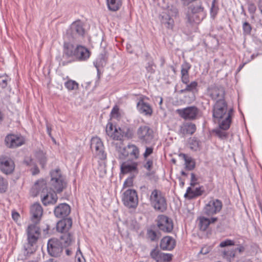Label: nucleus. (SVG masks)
Segmentation results:
<instances>
[{
  "instance_id": "nucleus-46",
  "label": "nucleus",
  "mask_w": 262,
  "mask_h": 262,
  "mask_svg": "<svg viewBox=\"0 0 262 262\" xmlns=\"http://www.w3.org/2000/svg\"><path fill=\"white\" fill-rule=\"evenodd\" d=\"M243 33L244 35H250L252 30V27L251 25L245 21L243 24Z\"/></svg>"
},
{
  "instance_id": "nucleus-28",
  "label": "nucleus",
  "mask_w": 262,
  "mask_h": 262,
  "mask_svg": "<svg viewBox=\"0 0 262 262\" xmlns=\"http://www.w3.org/2000/svg\"><path fill=\"white\" fill-rule=\"evenodd\" d=\"M204 191L203 186L196 188L194 190H192L190 187H189L187 189L186 193L185 194L184 197L191 200L201 195Z\"/></svg>"
},
{
  "instance_id": "nucleus-31",
  "label": "nucleus",
  "mask_w": 262,
  "mask_h": 262,
  "mask_svg": "<svg viewBox=\"0 0 262 262\" xmlns=\"http://www.w3.org/2000/svg\"><path fill=\"white\" fill-rule=\"evenodd\" d=\"M107 6L111 11L119 10L122 5V0H106Z\"/></svg>"
},
{
  "instance_id": "nucleus-62",
  "label": "nucleus",
  "mask_w": 262,
  "mask_h": 262,
  "mask_svg": "<svg viewBox=\"0 0 262 262\" xmlns=\"http://www.w3.org/2000/svg\"><path fill=\"white\" fill-rule=\"evenodd\" d=\"M192 142L193 143H190V144H192L193 146H191V148L192 149H194L195 150H196V148L198 147L199 146V143L196 140H194L193 139L192 140Z\"/></svg>"
},
{
  "instance_id": "nucleus-34",
  "label": "nucleus",
  "mask_w": 262,
  "mask_h": 262,
  "mask_svg": "<svg viewBox=\"0 0 262 262\" xmlns=\"http://www.w3.org/2000/svg\"><path fill=\"white\" fill-rule=\"evenodd\" d=\"M107 60V57L105 54H101L94 62V66L96 68H100L105 66Z\"/></svg>"
},
{
  "instance_id": "nucleus-54",
  "label": "nucleus",
  "mask_w": 262,
  "mask_h": 262,
  "mask_svg": "<svg viewBox=\"0 0 262 262\" xmlns=\"http://www.w3.org/2000/svg\"><path fill=\"white\" fill-rule=\"evenodd\" d=\"M148 179H150L151 181L156 183L158 180V177L155 174V172L152 171L150 172V171H148Z\"/></svg>"
},
{
  "instance_id": "nucleus-48",
  "label": "nucleus",
  "mask_w": 262,
  "mask_h": 262,
  "mask_svg": "<svg viewBox=\"0 0 262 262\" xmlns=\"http://www.w3.org/2000/svg\"><path fill=\"white\" fill-rule=\"evenodd\" d=\"M105 131H106L107 135L108 136L111 137L112 136V135L113 134L114 131L113 125L112 123L108 122L107 123V124L106 125V126Z\"/></svg>"
},
{
  "instance_id": "nucleus-4",
  "label": "nucleus",
  "mask_w": 262,
  "mask_h": 262,
  "mask_svg": "<svg viewBox=\"0 0 262 262\" xmlns=\"http://www.w3.org/2000/svg\"><path fill=\"white\" fill-rule=\"evenodd\" d=\"M51 175L52 186L58 193L61 192L66 187L67 183L60 170L56 169L52 171Z\"/></svg>"
},
{
  "instance_id": "nucleus-9",
  "label": "nucleus",
  "mask_w": 262,
  "mask_h": 262,
  "mask_svg": "<svg viewBox=\"0 0 262 262\" xmlns=\"http://www.w3.org/2000/svg\"><path fill=\"white\" fill-rule=\"evenodd\" d=\"M176 112L185 120H194L198 118L200 110L195 106H190L182 109H178Z\"/></svg>"
},
{
  "instance_id": "nucleus-44",
  "label": "nucleus",
  "mask_w": 262,
  "mask_h": 262,
  "mask_svg": "<svg viewBox=\"0 0 262 262\" xmlns=\"http://www.w3.org/2000/svg\"><path fill=\"white\" fill-rule=\"evenodd\" d=\"M191 68V66L188 62H184L181 66V76H187L189 75L188 71Z\"/></svg>"
},
{
  "instance_id": "nucleus-60",
  "label": "nucleus",
  "mask_w": 262,
  "mask_h": 262,
  "mask_svg": "<svg viewBox=\"0 0 262 262\" xmlns=\"http://www.w3.org/2000/svg\"><path fill=\"white\" fill-rule=\"evenodd\" d=\"M24 163L27 166H31L33 165V161L31 159H27L24 161Z\"/></svg>"
},
{
  "instance_id": "nucleus-12",
  "label": "nucleus",
  "mask_w": 262,
  "mask_h": 262,
  "mask_svg": "<svg viewBox=\"0 0 262 262\" xmlns=\"http://www.w3.org/2000/svg\"><path fill=\"white\" fill-rule=\"evenodd\" d=\"M47 250L51 256H60L63 250L61 243L56 238L50 239L48 243Z\"/></svg>"
},
{
  "instance_id": "nucleus-13",
  "label": "nucleus",
  "mask_w": 262,
  "mask_h": 262,
  "mask_svg": "<svg viewBox=\"0 0 262 262\" xmlns=\"http://www.w3.org/2000/svg\"><path fill=\"white\" fill-rule=\"evenodd\" d=\"M5 141L7 147L14 148L23 145L25 140L20 135L11 134L6 137Z\"/></svg>"
},
{
  "instance_id": "nucleus-25",
  "label": "nucleus",
  "mask_w": 262,
  "mask_h": 262,
  "mask_svg": "<svg viewBox=\"0 0 262 262\" xmlns=\"http://www.w3.org/2000/svg\"><path fill=\"white\" fill-rule=\"evenodd\" d=\"M199 221V226L201 231H206L209 226L211 224H214L218 221V218L216 217H211L207 218L204 216H200L198 219Z\"/></svg>"
},
{
  "instance_id": "nucleus-15",
  "label": "nucleus",
  "mask_w": 262,
  "mask_h": 262,
  "mask_svg": "<svg viewBox=\"0 0 262 262\" xmlns=\"http://www.w3.org/2000/svg\"><path fill=\"white\" fill-rule=\"evenodd\" d=\"M157 225L160 230L165 232H170L173 229L172 220L163 214L158 215Z\"/></svg>"
},
{
  "instance_id": "nucleus-27",
  "label": "nucleus",
  "mask_w": 262,
  "mask_h": 262,
  "mask_svg": "<svg viewBox=\"0 0 262 262\" xmlns=\"http://www.w3.org/2000/svg\"><path fill=\"white\" fill-rule=\"evenodd\" d=\"M175 246V241L170 236L163 237L160 243V247L163 250H171Z\"/></svg>"
},
{
  "instance_id": "nucleus-59",
  "label": "nucleus",
  "mask_w": 262,
  "mask_h": 262,
  "mask_svg": "<svg viewBox=\"0 0 262 262\" xmlns=\"http://www.w3.org/2000/svg\"><path fill=\"white\" fill-rule=\"evenodd\" d=\"M20 215L19 213L16 211H13L12 212V217L16 222H17L19 219Z\"/></svg>"
},
{
  "instance_id": "nucleus-51",
  "label": "nucleus",
  "mask_w": 262,
  "mask_h": 262,
  "mask_svg": "<svg viewBox=\"0 0 262 262\" xmlns=\"http://www.w3.org/2000/svg\"><path fill=\"white\" fill-rule=\"evenodd\" d=\"M236 252L235 250H229L227 251H224V254L225 256L227 257V258L231 259V258H234L235 256Z\"/></svg>"
},
{
  "instance_id": "nucleus-6",
  "label": "nucleus",
  "mask_w": 262,
  "mask_h": 262,
  "mask_svg": "<svg viewBox=\"0 0 262 262\" xmlns=\"http://www.w3.org/2000/svg\"><path fill=\"white\" fill-rule=\"evenodd\" d=\"M85 33L82 23L78 20L73 22L67 31V35L69 39L76 40L79 37H83Z\"/></svg>"
},
{
  "instance_id": "nucleus-5",
  "label": "nucleus",
  "mask_w": 262,
  "mask_h": 262,
  "mask_svg": "<svg viewBox=\"0 0 262 262\" xmlns=\"http://www.w3.org/2000/svg\"><path fill=\"white\" fill-rule=\"evenodd\" d=\"M122 201L124 206L128 208H136L138 203L137 192L134 189H127L122 194Z\"/></svg>"
},
{
  "instance_id": "nucleus-21",
  "label": "nucleus",
  "mask_w": 262,
  "mask_h": 262,
  "mask_svg": "<svg viewBox=\"0 0 262 262\" xmlns=\"http://www.w3.org/2000/svg\"><path fill=\"white\" fill-rule=\"evenodd\" d=\"M90 56V52L85 47L78 45L76 46L75 55L73 60L84 61L87 60Z\"/></svg>"
},
{
  "instance_id": "nucleus-17",
  "label": "nucleus",
  "mask_w": 262,
  "mask_h": 262,
  "mask_svg": "<svg viewBox=\"0 0 262 262\" xmlns=\"http://www.w3.org/2000/svg\"><path fill=\"white\" fill-rule=\"evenodd\" d=\"M138 163L132 161H126L122 163L120 165L121 173L123 174L129 173H138Z\"/></svg>"
},
{
  "instance_id": "nucleus-37",
  "label": "nucleus",
  "mask_w": 262,
  "mask_h": 262,
  "mask_svg": "<svg viewBox=\"0 0 262 262\" xmlns=\"http://www.w3.org/2000/svg\"><path fill=\"white\" fill-rule=\"evenodd\" d=\"M137 134L139 139L143 141H146V136L147 135V127L146 125L140 126L137 132Z\"/></svg>"
},
{
  "instance_id": "nucleus-38",
  "label": "nucleus",
  "mask_w": 262,
  "mask_h": 262,
  "mask_svg": "<svg viewBox=\"0 0 262 262\" xmlns=\"http://www.w3.org/2000/svg\"><path fill=\"white\" fill-rule=\"evenodd\" d=\"M128 149V146L126 147L119 146L117 147V150L118 152V157L120 159H124L129 156V151Z\"/></svg>"
},
{
  "instance_id": "nucleus-63",
  "label": "nucleus",
  "mask_w": 262,
  "mask_h": 262,
  "mask_svg": "<svg viewBox=\"0 0 262 262\" xmlns=\"http://www.w3.org/2000/svg\"><path fill=\"white\" fill-rule=\"evenodd\" d=\"M235 251L236 253L238 252L239 253H242L245 251V248L242 246H240L238 247L235 248Z\"/></svg>"
},
{
  "instance_id": "nucleus-36",
  "label": "nucleus",
  "mask_w": 262,
  "mask_h": 262,
  "mask_svg": "<svg viewBox=\"0 0 262 262\" xmlns=\"http://www.w3.org/2000/svg\"><path fill=\"white\" fill-rule=\"evenodd\" d=\"M61 243L64 244L65 247L70 245L73 241V235L69 232H67L62 233V235L60 236Z\"/></svg>"
},
{
  "instance_id": "nucleus-16",
  "label": "nucleus",
  "mask_w": 262,
  "mask_h": 262,
  "mask_svg": "<svg viewBox=\"0 0 262 262\" xmlns=\"http://www.w3.org/2000/svg\"><path fill=\"white\" fill-rule=\"evenodd\" d=\"M15 168L14 161L10 158L3 157L0 158V169L6 174L13 172Z\"/></svg>"
},
{
  "instance_id": "nucleus-56",
  "label": "nucleus",
  "mask_w": 262,
  "mask_h": 262,
  "mask_svg": "<svg viewBox=\"0 0 262 262\" xmlns=\"http://www.w3.org/2000/svg\"><path fill=\"white\" fill-rule=\"evenodd\" d=\"M156 68V66L152 62L148 63V72L154 73Z\"/></svg>"
},
{
  "instance_id": "nucleus-33",
  "label": "nucleus",
  "mask_w": 262,
  "mask_h": 262,
  "mask_svg": "<svg viewBox=\"0 0 262 262\" xmlns=\"http://www.w3.org/2000/svg\"><path fill=\"white\" fill-rule=\"evenodd\" d=\"M196 130V126L192 123H187L181 127L180 132L183 135L193 134Z\"/></svg>"
},
{
  "instance_id": "nucleus-20",
  "label": "nucleus",
  "mask_w": 262,
  "mask_h": 262,
  "mask_svg": "<svg viewBox=\"0 0 262 262\" xmlns=\"http://www.w3.org/2000/svg\"><path fill=\"white\" fill-rule=\"evenodd\" d=\"M150 256L157 262H169L171 260L173 256L171 254H165L157 249L152 250L150 252Z\"/></svg>"
},
{
  "instance_id": "nucleus-41",
  "label": "nucleus",
  "mask_w": 262,
  "mask_h": 262,
  "mask_svg": "<svg viewBox=\"0 0 262 262\" xmlns=\"http://www.w3.org/2000/svg\"><path fill=\"white\" fill-rule=\"evenodd\" d=\"M129 155L133 156L135 159H137L139 155V150L138 147L133 144L128 145Z\"/></svg>"
},
{
  "instance_id": "nucleus-45",
  "label": "nucleus",
  "mask_w": 262,
  "mask_h": 262,
  "mask_svg": "<svg viewBox=\"0 0 262 262\" xmlns=\"http://www.w3.org/2000/svg\"><path fill=\"white\" fill-rule=\"evenodd\" d=\"M36 156L39 161L40 164L43 167L47 162V158L45 154L42 151H39L37 153Z\"/></svg>"
},
{
  "instance_id": "nucleus-14",
  "label": "nucleus",
  "mask_w": 262,
  "mask_h": 262,
  "mask_svg": "<svg viewBox=\"0 0 262 262\" xmlns=\"http://www.w3.org/2000/svg\"><path fill=\"white\" fill-rule=\"evenodd\" d=\"M40 232L39 228L36 224H31L28 227L27 229V238L28 245L33 246L35 244L39 236Z\"/></svg>"
},
{
  "instance_id": "nucleus-8",
  "label": "nucleus",
  "mask_w": 262,
  "mask_h": 262,
  "mask_svg": "<svg viewBox=\"0 0 262 262\" xmlns=\"http://www.w3.org/2000/svg\"><path fill=\"white\" fill-rule=\"evenodd\" d=\"M228 104L226 100L216 101L213 106L212 117L214 119H223L228 113Z\"/></svg>"
},
{
  "instance_id": "nucleus-43",
  "label": "nucleus",
  "mask_w": 262,
  "mask_h": 262,
  "mask_svg": "<svg viewBox=\"0 0 262 262\" xmlns=\"http://www.w3.org/2000/svg\"><path fill=\"white\" fill-rule=\"evenodd\" d=\"M8 183L7 181L2 176H0V193L5 192L8 188Z\"/></svg>"
},
{
  "instance_id": "nucleus-2",
  "label": "nucleus",
  "mask_w": 262,
  "mask_h": 262,
  "mask_svg": "<svg viewBox=\"0 0 262 262\" xmlns=\"http://www.w3.org/2000/svg\"><path fill=\"white\" fill-rule=\"evenodd\" d=\"M150 202L155 211L164 213L167 209V200L161 190L155 189L151 192Z\"/></svg>"
},
{
  "instance_id": "nucleus-30",
  "label": "nucleus",
  "mask_w": 262,
  "mask_h": 262,
  "mask_svg": "<svg viewBox=\"0 0 262 262\" xmlns=\"http://www.w3.org/2000/svg\"><path fill=\"white\" fill-rule=\"evenodd\" d=\"M179 156L182 158L184 160L185 168L186 170H192L195 168V162L191 157L187 156L186 154L183 153H180Z\"/></svg>"
},
{
  "instance_id": "nucleus-11",
  "label": "nucleus",
  "mask_w": 262,
  "mask_h": 262,
  "mask_svg": "<svg viewBox=\"0 0 262 262\" xmlns=\"http://www.w3.org/2000/svg\"><path fill=\"white\" fill-rule=\"evenodd\" d=\"M91 148L98 159L100 160L106 159V155L104 152L103 144L100 138L97 137L92 138Z\"/></svg>"
},
{
  "instance_id": "nucleus-22",
  "label": "nucleus",
  "mask_w": 262,
  "mask_h": 262,
  "mask_svg": "<svg viewBox=\"0 0 262 262\" xmlns=\"http://www.w3.org/2000/svg\"><path fill=\"white\" fill-rule=\"evenodd\" d=\"M70 211L71 208L70 206L66 203H62L55 207L54 214L57 217L63 218L68 216Z\"/></svg>"
},
{
  "instance_id": "nucleus-57",
  "label": "nucleus",
  "mask_w": 262,
  "mask_h": 262,
  "mask_svg": "<svg viewBox=\"0 0 262 262\" xmlns=\"http://www.w3.org/2000/svg\"><path fill=\"white\" fill-rule=\"evenodd\" d=\"M181 81L183 83L187 84L189 82V75H187V76H181Z\"/></svg>"
},
{
  "instance_id": "nucleus-55",
  "label": "nucleus",
  "mask_w": 262,
  "mask_h": 262,
  "mask_svg": "<svg viewBox=\"0 0 262 262\" xmlns=\"http://www.w3.org/2000/svg\"><path fill=\"white\" fill-rule=\"evenodd\" d=\"M197 181L198 178L195 177V174L194 173H191L190 186L194 187L198 184Z\"/></svg>"
},
{
  "instance_id": "nucleus-32",
  "label": "nucleus",
  "mask_w": 262,
  "mask_h": 262,
  "mask_svg": "<svg viewBox=\"0 0 262 262\" xmlns=\"http://www.w3.org/2000/svg\"><path fill=\"white\" fill-rule=\"evenodd\" d=\"M198 83L195 81H193L190 83H188L187 84H186L185 88L181 90L179 92L181 94L185 93L187 92H192L193 93V99H194V93L198 92Z\"/></svg>"
},
{
  "instance_id": "nucleus-39",
  "label": "nucleus",
  "mask_w": 262,
  "mask_h": 262,
  "mask_svg": "<svg viewBox=\"0 0 262 262\" xmlns=\"http://www.w3.org/2000/svg\"><path fill=\"white\" fill-rule=\"evenodd\" d=\"M137 108L141 113L147 114V104L144 102V98L140 99L137 103Z\"/></svg>"
},
{
  "instance_id": "nucleus-53",
  "label": "nucleus",
  "mask_w": 262,
  "mask_h": 262,
  "mask_svg": "<svg viewBox=\"0 0 262 262\" xmlns=\"http://www.w3.org/2000/svg\"><path fill=\"white\" fill-rule=\"evenodd\" d=\"M7 85V77L4 76H0V86L2 88H5Z\"/></svg>"
},
{
  "instance_id": "nucleus-23",
  "label": "nucleus",
  "mask_w": 262,
  "mask_h": 262,
  "mask_svg": "<svg viewBox=\"0 0 262 262\" xmlns=\"http://www.w3.org/2000/svg\"><path fill=\"white\" fill-rule=\"evenodd\" d=\"M76 51V47L70 42H64L63 46V57L74 59Z\"/></svg>"
},
{
  "instance_id": "nucleus-3",
  "label": "nucleus",
  "mask_w": 262,
  "mask_h": 262,
  "mask_svg": "<svg viewBox=\"0 0 262 262\" xmlns=\"http://www.w3.org/2000/svg\"><path fill=\"white\" fill-rule=\"evenodd\" d=\"M205 16V12L201 4H192L188 7L186 17L190 24H199Z\"/></svg>"
},
{
  "instance_id": "nucleus-24",
  "label": "nucleus",
  "mask_w": 262,
  "mask_h": 262,
  "mask_svg": "<svg viewBox=\"0 0 262 262\" xmlns=\"http://www.w3.org/2000/svg\"><path fill=\"white\" fill-rule=\"evenodd\" d=\"M233 108H229L227 116L223 119H217L219 120V126L223 130H227L229 128L232 120V115L233 114Z\"/></svg>"
},
{
  "instance_id": "nucleus-10",
  "label": "nucleus",
  "mask_w": 262,
  "mask_h": 262,
  "mask_svg": "<svg viewBox=\"0 0 262 262\" xmlns=\"http://www.w3.org/2000/svg\"><path fill=\"white\" fill-rule=\"evenodd\" d=\"M222 207L223 203L221 200L212 199L205 206L204 212L207 216H212L220 212Z\"/></svg>"
},
{
  "instance_id": "nucleus-35",
  "label": "nucleus",
  "mask_w": 262,
  "mask_h": 262,
  "mask_svg": "<svg viewBox=\"0 0 262 262\" xmlns=\"http://www.w3.org/2000/svg\"><path fill=\"white\" fill-rule=\"evenodd\" d=\"M161 236V233L158 230H148V239L150 241L157 243Z\"/></svg>"
},
{
  "instance_id": "nucleus-19",
  "label": "nucleus",
  "mask_w": 262,
  "mask_h": 262,
  "mask_svg": "<svg viewBox=\"0 0 262 262\" xmlns=\"http://www.w3.org/2000/svg\"><path fill=\"white\" fill-rule=\"evenodd\" d=\"M123 137L127 138H130L132 137V133L129 128H121L120 127H115L113 134L110 137L113 140L121 141Z\"/></svg>"
},
{
  "instance_id": "nucleus-58",
  "label": "nucleus",
  "mask_w": 262,
  "mask_h": 262,
  "mask_svg": "<svg viewBox=\"0 0 262 262\" xmlns=\"http://www.w3.org/2000/svg\"><path fill=\"white\" fill-rule=\"evenodd\" d=\"M32 175H36L39 173V169L36 165H34L33 168L31 169Z\"/></svg>"
},
{
  "instance_id": "nucleus-47",
  "label": "nucleus",
  "mask_w": 262,
  "mask_h": 262,
  "mask_svg": "<svg viewBox=\"0 0 262 262\" xmlns=\"http://www.w3.org/2000/svg\"><path fill=\"white\" fill-rule=\"evenodd\" d=\"M134 177H128L124 182L123 188L130 187L133 185Z\"/></svg>"
},
{
  "instance_id": "nucleus-40",
  "label": "nucleus",
  "mask_w": 262,
  "mask_h": 262,
  "mask_svg": "<svg viewBox=\"0 0 262 262\" xmlns=\"http://www.w3.org/2000/svg\"><path fill=\"white\" fill-rule=\"evenodd\" d=\"M226 130H223L222 128L219 127L212 130V132L215 135L222 140L226 139L228 138V134L226 132Z\"/></svg>"
},
{
  "instance_id": "nucleus-50",
  "label": "nucleus",
  "mask_w": 262,
  "mask_h": 262,
  "mask_svg": "<svg viewBox=\"0 0 262 262\" xmlns=\"http://www.w3.org/2000/svg\"><path fill=\"white\" fill-rule=\"evenodd\" d=\"M119 109L118 106H115L111 111V116L112 118H117L119 116Z\"/></svg>"
},
{
  "instance_id": "nucleus-42",
  "label": "nucleus",
  "mask_w": 262,
  "mask_h": 262,
  "mask_svg": "<svg viewBox=\"0 0 262 262\" xmlns=\"http://www.w3.org/2000/svg\"><path fill=\"white\" fill-rule=\"evenodd\" d=\"M65 87L69 91L76 90L78 89V83L74 80L69 79L64 83Z\"/></svg>"
},
{
  "instance_id": "nucleus-18",
  "label": "nucleus",
  "mask_w": 262,
  "mask_h": 262,
  "mask_svg": "<svg viewBox=\"0 0 262 262\" xmlns=\"http://www.w3.org/2000/svg\"><path fill=\"white\" fill-rule=\"evenodd\" d=\"M30 212L32 215L31 220L33 224L38 223L42 214L43 209L41 206L38 203H35L30 208Z\"/></svg>"
},
{
  "instance_id": "nucleus-64",
  "label": "nucleus",
  "mask_w": 262,
  "mask_h": 262,
  "mask_svg": "<svg viewBox=\"0 0 262 262\" xmlns=\"http://www.w3.org/2000/svg\"><path fill=\"white\" fill-rule=\"evenodd\" d=\"M148 140L150 139L155 138V135L153 134L152 130H151L149 128L148 130Z\"/></svg>"
},
{
  "instance_id": "nucleus-61",
  "label": "nucleus",
  "mask_w": 262,
  "mask_h": 262,
  "mask_svg": "<svg viewBox=\"0 0 262 262\" xmlns=\"http://www.w3.org/2000/svg\"><path fill=\"white\" fill-rule=\"evenodd\" d=\"M209 249L208 247H203L201 249L200 253L202 254H206L209 252Z\"/></svg>"
},
{
  "instance_id": "nucleus-52",
  "label": "nucleus",
  "mask_w": 262,
  "mask_h": 262,
  "mask_svg": "<svg viewBox=\"0 0 262 262\" xmlns=\"http://www.w3.org/2000/svg\"><path fill=\"white\" fill-rule=\"evenodd\" d=\"M234 242L233 241L230 239H226L222 242L220 244V246L221 247H225L228 246L234 245Z\"/></svg>"
},
{
  "instance_id": "nucleus-1",
  "label": "nucleus",
  "mask_w": 262,
  "mask_h": 262,
  "mask_svg": "<svg viewBox=\"0 0 262 262\" xmlns=\"http://www.w3.org/2000/svg\"><path fill=\"white\" fill-rule=\"evenodd\" d=\"M31 194L33 196L40 194L43 204H54L56 203L58 197L55 191H49L46 182L43 180H40L35 182L31 189Z\"/></svg>"
},
{
  "instance_id": "nucleus-49",
  "label": "nucleus",
  "mask_w": 262,
  "mask_h": 262,
  "mask_svg": "<svg viewBox=\"0 0 262 262\" xmlns=\"http://www.w3.org/2000/svg\"><path fill=\"white\" fill-rule=\"evenodd\" d=\"M76 262H85V259L83 255H82V253L79 249L78 248L77 252L76 254Z\"/></svg>"
},
{
  "instance_id": "nucleus-7",
  "label": "nucleus",
  "mask_w": 262,
  "mask_h": 262,
  "mask_svg": "<svg viewBox=\"0 0 262 262\" xmlns=\"http://www.w3.org/2000/svg\"><path fill=\"white\" fill-rule=\"evenodd\" d=\"M207 95L215 102L225 100V90L224 88L221 85H210L207 89Z\"/></svg>"
},
{
  "instance_id": "nucleus-29",
  "label": "nucleus",
  "mask_w": 262,
  "mask_h": 262,
  "mask_svg": "<svg viewBox=\"0 0 262 262\" xmlns=\"http://www.w3.org/2000/svg\"><path fill=\"white\" fill-rule=\"evenodd\" d=\"M161 22L162 25L168 29H172L174 26V20L170 17L169 14L163 12L161 15Z\"/></svg>"
},
{
  "instance_id": "nucleus-26",
  "label": "nucleus",
  "mask_w": 262,
  "mask_h": 262,
  "mask_svg": "<svg viewBox=\"0 0 262 262\" xmlns=\"http://www.w3.org/2000/svg\"><path fill=\"white\" fill-rule=\"evenodd\" d=\"M72 225V221L70 218H67L59 221L56 225V229L61 233L68 232Z\"/></svg>"
}]
</instances>
